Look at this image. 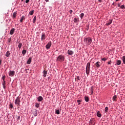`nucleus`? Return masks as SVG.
I'll use <instances>...</instances> for the list:
<instances>
[{
    "label": "nucleus",
    "mask_w": 125,
    "mask_h": 125,
    "mask_svg": "<svg viewBox=\"0 0 125 125\" xmlns=\"http://www.w3.org/2000/svg\"><path fill=\"white\" fill-rule=\"evenodd\" d=\"M1 64V60H0V65Z\"/></svg>",
    "instance_id": "603ef678"
},
{
    "label": "nucleus",
    "mask_w": 125,
    "mask_h": 125,
    "mask_svg": "<svg viewBox=\"0 0 125 125\" xmlns=\"http://www.w3.org/2000/svg\"><path fill=\"white\" fill-rule=\"evenodd\" d=\"M89 124L90 125H95V119L94 118H92L90 119Z\"/></svg>",
    "instance_id": "39448f33"
},
{
    "label": "nucleus",
    "mask_w": 125,
    "mask_h": 125,
    "mask_svg": "<svg viewBox=\"0 0 125 125\" xmlns=\"http://www.w3.org/2000/svg\"><path fill=\"white\" fill-rule=\"evenodd\" d=\"M32 113L35 117H37V116H38V114H37V110L36 109L33 110Z\"/></svg>",
    "instance_id": "ddd939ff"
},
{
    "label": "nucleus",
    "mask_w": 125,
    "mask_h": 125,
    "mask_svg": "<svg viewBox=\"0 0 125 125\" xmlns=\"http://www.w3.org/2000/svg\"><path fill=\"white\" fill-rule=\"evenodd\" d=\"M108 107H105V110H104V113H107V111H108Z\"/></svg>",
    "instance_id": "473e14b6"
},
{
    "label": "nucleus",
    "mask_w": 125,
    "mask_h": 125,
    "mask_svg": "<svg viewBox=\"0 0 125 125\" xmlns=\"http://www.w3.org/2000/svg\"><path fill=\"white\" fill-rule=\"evenodd\" d=\"M5 79V76H4L2 77V80H3V82H4Z\"/></svg>",
    "instance_id": "a19ab883"
},
{
    "label": "nucleus",
    "mask_w": 125,
    "mask_h": 125,
    "mask_svg": "<svg viewBox=\"0 0 125 125\" xmlns=\"http://www.w3.org/2000/svg\"><path fill=\"white\" fill-rule=\"evenodd\" d=\"M35 106L36 108H39V107H40V104H36Z\"/></svg>",
    "instance_id": "c9c22d12"
},
{
    "label": "nucleus",
    "mask_w": 125,
    "mask_h": 125,
    "mask_svg": "<svg viewBox=\"0 0 125 125\" xmlns=\"http://www.w3.org/2000/svg\"><path fill=\"white\" fill-rule=\"evenodd\" d=\"M94 89V86H92L90 88V90L91 91H93Z\"/></svg>",
    "instance_id": "f704fd0d"
},
{
    "label": "nucleus",
    "mask_w": 125,
    "mask_h": 125,
    "mask_svg": "<svg viewBox=\"0 0 125 125\" xmlns=\"http://www.w3.org/2000/svg\"><path fill=\"white\" fill-rule=\"evenodd\" d=\"M84 99L86 102H88V101H89V99L88 98V97L85 96Z\"/></svg>",
    "instance_id": "4be33fe9"
},
{
    "label": "nucleus",
    "mask_w": 125,
    "mask_h": 125,
    "mask_svg": "<svg viewBox=\"0 0 125 125\" xmlns=\"http://www.w3.org/2000/svg\"><path fill=\"white\" fill-rule=\"evenodd\" d=\"M102 61H106L107 60V59L106 58H104L102 59Z\"/></svg>",
    "instance_id": "58836bf2"
},
{
    "label": "nucleus",
    "mask_w": 125,
    "mask_h": 125,
    "mask_svg": "<svg viewBox=\"0 0 125 125\" xmlns=\"http://www.w3.org/2000/svg\"><path fill=\"white\" fill-rule=\"evenodd\" d=\"M34 12H35V11L34 10H32L29 12V15H33V14H34Z\"/></svg>",
    "instance_id": "412c9836"
},
{
    "label": "nucleus",
    "mask_w": 125,
    "mask_h": 125,
    "mask_svg": "<svg viewBox=\"0 0 125 125\" xmlns=\"http://www.w3.org/2000/svg\"><path fill=\"white\" fill-rule=\"evenodd\" d=\"M80 16L81 19H83V16H84V14H83V13H82L81 14H80Z\"/></svg>",
    "instance_id": "bb28decb"
},
{
    "label": "nucleus",
    "mask_w": 125,
    "mask_h": 125,
    "mask_svg": "<svg viewBox=\"0 0 125 125\" xmlns=\"http://www.w3.org/2000/svg\"><path fill=\"white\" fill-rule=\"evenodd\" d=\"M30 1V0H26L25 2L26 3H28Z\"/></svg>",
    "instance_id": "37998d69"
},
{
    "label": "nucleus",
    "mask_w": 125,
    "mask_h": 125,
    "mask_svg": "<svg viewBox=\"0 0 125 125\" xmlns=\"http://www.w3.org/2000/svg\"><path fill=\"white\" fill-rule=\"evenodd\" d=\"M111 63H112V61H109L108 62V64H109V65H111Z\"/></svg>",
    "instance_id": "c03bdc74"
},
{
    "label": "nucleus",
    "mask_w": 125,
    "mask_h": 125,
    "mask_svg": "<svg viewBox=\"0 0 125 125\" xmlns=\"http://www.w3.org/2000/svg\"><path fill=\"white\" fill-rule=\"evenodd\" d=\"M73 21H74V23H77V22H78V19L76 18H74L73 20Z\"/></svg>",
    "instance_id": "2f4dec72"
},
{
    "label": "nucleus",
    "mask_w": 125,
    "mask_h": 125,
    "mask_svg": "<svg viewBox=\"0 0 125 125\" xmlns=\"http://www.w3.org/2000/svg\"><path fill=\"white\" fill-rule=\"evenodd\" d=\"M45 40V35L44 34H42L41 37V40L43 41Z\"/></svg>",
    "instance_id": "4468645a"
},
{
    "label": "nucleus",
    "mask_w": 125,
    "mask_h": 125,
    "mask_svg": "<svg viewBox=\"0 0 125 125\" xmlns=\"http://www.w3.org/2000/svg\"><path fill=\"white\" fill-rule=\"evenodd\" d=\"M50 46H51V42H49L46 45V49H49V48H50Z\"/></svg>",
    "instance_id": "0eeeda50"
},
{
    "label": "nucleus",
    "mask_w": 125,
    "mask_h": 125,
    "mask_svg": "<svg viewBox=\"0 0 125 125\" xmlns=\"http://www.w3.org/2000/svg\"><path fill=\"white\" fill-rule=\"evenodd\" d=\"M17 14V12H15L13 13V18H16V15Z\"/></svg>",
    "instance_id": "aec40b11"
},
{
    "label": "nucleus",
    "mask_w": 125,
    "mask_h": 125,
    "mask_svg": "<svg viewBox=\"0 0 125 125\" xmlns=\"http://www.w3.org/2000/svg\"><path fill=\"white\" fill-rule=\"evenodd\" d=\"M117 99V95H115L113 97V101H116V100Z\"/></svg>",
    "instance_id": "c85d7f7f"
},
{
    "label": "nucleus",
    "mask_w": 125,
    "mask_h": 125,
    "mask_svg": "<svg viewBox=\"0 0 125 125\" xmlns=\"http://www.w3.org/2000/svg\"><path fill=\"white\" fill-rule=\"evenodd\" d=\"M2 85H5V81H3V83H2Z\"/></svg>",
    "instance_id": "79ce46f5"
},
{
    "label": "nucleus",
    "mask_w": 125,
    "mask_h": 125,
    "mask_svg": "<svg viewBox=\"0 0 125 125\" xmlns=\"http://www.w3.org/2000/svg\"><path fill=\"white\" fill-rule=\"evenodd\" d=\"M122 61L123 62V64H125V56L122 57Z\"/></svg>",
    "instance_id": "a878e982"
},
{
    "label": "nucleus",
    "mask_w": 125,
    "mask_h": 125,
    "mask_svg": "<svg viewBox=\"0 0 125 125\" xmlns=\"http://www.w3.org/2000/svg\"><path fill=\"white\" fill-rule=\"evenodd\" d=\"M45 1H46V2H48V1H49V0H45Z\"/></svg>",
    "instance_id": "09e8293b"
},
{
    "label": "nucleus",
    "mask_w": 125,
    "mask_h": 125,
    "mask_svg": "<svg viewBox=\"0 0 125 125\" xmlns=\"http://www.w3.org/2000/svg\"><path fill=\"white\" fill-rule=\"evenodd\" d=\"M90 71V62H88L86 66V74L89 75V72Z\"/></svg>",
    "instance_id": "7ed1b4c3"
},
{
    "label": "nucleus",
    "mask_w": 125,
    "mask_h": 125,
    "mask_svg": "<svg viewBox=\"0 0 125 125\" xmlns=\"http://www.w3.org/2000/svg\"><path fill=\"white\" fill-rule=\"evenodd\" d=\"M15 74V71L10 70L9 72V76L10 77H13Z\"/></svg>",
    "instance_id": "423d86ee"
},
{
    "label": "nucleus",
    "mask_w": 125,
    "mask_h": 125,
    "mask_svg": "<svg viewBox=\"0 0 125 125\" xmlns=\"http://www.w3.org/2000/svg\"><path fill=\"white\" fill-rule=\"evenodd\" d=\"M31 62H32V58L31 57H29L28 60L27 61V63L29 64H31Z\"/></svg>",
    "instance_id": "f8f14e48"
},
{
    "label": "nucleus",
    "mask_w": 125,
    "mask_h": 125,
    "mask_svg": "<svg viewBox=\"0 0 125 125\" xmlns=\"http://www.w3.org/2000/svg\"><path fill=\"white\" fill-rule=\"evenodd\" d=\"M17 120H20V116H18V118H17Z\"/></svg>",
    "instance_id": "49530a36"
},
{
    "label": "nucleus",
    "mask_w": 125,
    "mask_h": 125,
    "mask_svg": "<svg viewBox=\"0 0 125 125\" xmlns=\"http://www.w3.org/2000/svg\"><path fill=\"white\" fill-rule=\"evenodd\" d=\"M26 52H27V50H23L22 51V54H23V55H25V54H26Z\"/></svg>",
    "instance_id": "b1692460"
},
{
    "label": "nucleus",
    "mask_w": 125,
    "mask_h": 125,
    "mask_svg": "<svg viewBox=\"0 0 125 125\" xmlns=\"http://www.w3.org/2000/svg\"><path fill=\"white\" fill-rule=\"evenodd\" d=\"M9 107L10 108H11V109H12V108H13V104H10L9 105Z\"/></svg>",
    "instance_id": "72a5a7b5"
},
{
    "label": "nucleus",
    "mask_w": 125,
    "mask_h": 125,
    "mask_svg": "<svg viewBox=\"0 0 125 125\" xmlns=\"http://www.w3.org/2000/svg\"><path fill=\"white\" fill-rule=\"evenodd\" d=\"M118 7H120L121 6V3H119L118 4Z\"/></svg>",
    "instance_id": "a18cd8bd"
},
{
    "label": "nucleus",
    "mask_w": 125,
    "mask_h": 125,
    "mask_svg": "<svg viewBox=\"0 0 125 125\" xmlns=\"http://www.w3.org/2000/svg\"><path fill=\"white\" fill-rule=\"evenodd\" d=\"M21 102V101H20V98H19V97H18L15 100V104L17 105V106H20Z\"/></svg>",
    "instance_id": "20e7f679"
},
{
    "label": "nucleus",
    "mask_w": 125,
    "mask_h": 125,
    "mask_svg": "<svg viewBox=\"0 0 125 125\" xmlns=\"http://www.w3.org/2000/svg\"><path fill=\"white\" fill-rule=\"evenodd\" d=\"M99 63H100V62H97L95 64V66L97 68H99V67H100V64H99Z\"/></svg>",
    "instance_id": "2eb2a0df"
},
{
    "label": "nucleus",
    "mask_w": 125,
    "mask_h": 125,
    "mask_svg": "<svg viewBox=\"0 0 125 125\" xmlns=\"http://www.w3.org/2000/svg\"><path fill=\"white\" fill-rule=\"evenodd\" d=\"M21 1H24V0H21Z\"/></svg>",
    "instance_id": "5fc2aeb1"
},
{
    "label": "nucleus",
    "mask_w": 125,
    "mask_h": 125,
    "mask_svg": "<svg viewBox=\"0 0 125 125\" xmlns=\"http://www.w3.org/2000/svg\"><path fill=\"white\" fill-rule=\"evenodd\" d=\"M15 31V29L14 28L11 29V30L10 31V34L13 35V34H14Z\"/></svg>",
    "instance_id": "9b49d317"
},
{
    "label": "nucleus",
    "mask_w": 125,
    "mask_h": 125,
    "mask_svg": "<svg viewBox=\"0 0 125 125\" xmlns=\"http://www.w3.org/2000/svg\"><path fill=\"white\" fill-rule=\"evenodd\" d=\"M43 77L44 78H45V77H46V75H47V71L46 70H44L43 71Z\"/></svg>",
    "instance_id": "dca6fc26"
},
{
    "label": "nucleus",
    "mask_w": 125,
    "mask_h": 125,
    "mask_svg": "<svg viewBox=\"0 0 125 125\" xmlns=\"http://www.w3.org/2000/svg\"><path fill=\"white\" fill-rule=\"evenodd\" d=\"M64 59H65V57L62 55H61L57 57L56 61H57V62H62L64 61Z\"/></svg>",
    "instance_id": "f03ea898"
},
{
    "label": "nucleus",
    "mask_w": 125,
    "mask_h": 125,
    "mask_svg": "<svg viewBox=\"0 0 125 125\" xmlns=\"http://www.w3.org/2000/svg\"><path fill=\"white\" fill-rule=\"evenodd\" d=\"M56 114H57V115H59V114H60V111H59V109H57L56 110Z\"/></svg>",
    "instance_id": "c756f323"
},
{
    "label": "nucleus",
    "mask_w": 125,
    "mask_h": 125,
    "mask_svg": "<svg viewBox=\"0 0 125 125\" xmlns=\"http://www.w3.org/2000/svg\"><path fill=\"white\" fill-rule=\"evenodd\" d=\"M120 0H116L115 1H119Z\"/></svg>",
    "instance_id": "864d4df0"
},
{
    "label": "nucleus",
    "mask_w": 125,
    "mask_h": 125,
    "mask_svg": "<svg viewBox=\"0 0 125 125\" xmlns=\"http://www.w3.org/2000/svg\"><path fill=\"white\" fill-rule=\"evenodd\" d=\"M69 13H70V14H72V13H73V10H69Z\"/></svg>",
    "instance_id": "ea45409f"
},
{
    "label": "nucleus",
    "mask_w": 125,
    "mask_h": 125,
    "mask_svg": "<svg viewBox=\"0 0 125 125\" xmlns=\"http://www.w3.org/2000/svg\"><path fill=\"white\" fill-rule=\"evenodd\" d=\"M98 1L102 2V0H98Z\"/></svg>",
    "instance_id": "3c124183"
},
{
    "label": "nucleus",
    "mask_w": 125,
    "mask_h": 125,
    "mask_svg": "<svg viewBox=\"0 0 125 125\" xmlns=\"http://www.w3.org/2000/svg\"><path fill=\"white\" fill-rule=\"evenodd\" d=\"M91 94H93V91H91Z\"/></svg>",
    "instance_id": "de8ad7c7"
},
{
    "label": "nucleus",
    "mask_w": 125,
    "mask_h": 125,
    "mask_svg": "<svg viewBox=\"0 0 125 125\" xmlns=\"http://www.w3.org/2000/svg\"><path fill=\"white\" fill-rule=\"evenodd\" d=\"M18 47L20 49H21V47H22V43L21 42L19 43V44L18 45Z\"/></svg>",
    "instance_id": "393cba45"
},
{
    "label": "nucleus",
    "mask_w": 125,
    "mask_h": 125,
    "mask_svg": "<svg viewBox=\"0 0 125 125\" xmlns=\"http://www.w3.org/2000/svg\"><path fill=\"white\" fill-rule=\"evenodd\" d=\"M120 8H121V9H125V5H121L120 6Z\"/></svg>",
    "instance_id": "7c9ffc66"
},
{
    "label": "nucleus",
    "mask_w": 125,
    "mask_h": 125,
    "mask_svg": "<svg viewBox=\"0 0 125 125\" xmlns=\"http://www.w3.org/2000/svg\"><path fill=\"white\" fill-rule=\"evenodd\" d=\"M92 42V39L90 37L86 38L84 40V43L85 45H90V44Z\"/></svg>",
    "instance_id": "f257e3e1"
},
{
    "label": "nucleus",
    "mask_w": 125,
    "mask_h": 125,
    "mask_svg": "<svg viewBox=\"0 0 125 125\" xmlns=\"http://www.w3.org/2000/svg\"><path fill=\"white\" fill-rule=\"evenodd\" d=\"M116 64H117V65H121V64H122V61L117 60L116 61Z\"/></svg>",
    "instance_id": "f3484780"
},
{
    "label": "nucleus",
    "mask_w": 125,
    "mask_h": 125,
    "mask_svg": "<svg viewBox=\"0 0 125 125\" xmlns=\"http://www.w3.org/2000/svg\"><path fill=\"white\" fill-rule=\"evenodd\" d=\"M25 19V17L24 16H22L21 18V19L20 20V22H21V23H22V22H23V20H24Z\"/></svg>",
    "instance_id": "cd10ccee"
},
{
    "label": "nucleus",
    "mask_w": 125,
    "mask_h": 125,
    "mask_svg": "<svg viewBox=\"0 0 125 125\" xmlns=\"http://www.w3.org/2000/svg\"><path fill=\"white\" fill-rule=\"evenodd\" d=\"M67 53L69 55H73V54H74V51L72 50H68L67 51Z\"/></svg>",
    "instance_id": "6e6552de"
},
{
    "label": "nucleus",
    "mask_w": 125,
    "mask_h": 125,
    "mask_svg": "<svg viewBox=\"0 0 125 125\" xmlns=\"http://www.w3.org/2000/svg\"><path fill=\"white\" fill-rule=\"evenodd\" d=\"M112 20L111 19H110L109 21L106 23V26H109V25H111L112 24Z\"/></svg>",
    "instance_id": "9d476101"
},
{
    "label": "nucleus",
    "mask_w": 125,
    "mask_h": 125,
    "mask_svg": "<svg viewBox=\"0 0 125 125\" xmlns=\"http://www.w3.org/2000/svg\"><path fill=\"white\" fill-rule=\"evenodd\" d=\"M76 79L78 81H80L81 80V79H80V76H76Z\"/></svg>",
    "instance_id": "4c0bfd02"
},
{
    "label": "nucleus",
    "mask_w": 125,
    "mask_h": 125,
    "mask_svg": "<svg viewBox=\"0 0 125 125\" xmlns=\"http://www.w3.org/2000/svg\"><path fill=\"white\" fill-rule=\"evenodd\" d=\"M37 21V16H35L34 19H33V22L34 23H36V21Z\"/></svg>",
    "instance_id": "5701e85b"
},
{
    "label": "nucleus",
    "mask_w": 125,
    "mask_h": 125,
    "mask_svg": "<svg viewBox=\"0 0 125 125\" xmlns=\"http://www.w3.org/2000/svg\"><path fill=\"white\" fill-rule=\"evenodd\" d=\"M10 55V53L9 52V51H7L5 54V56H6V57H9Z\"/></svg>",
    "instance_id": "6ab92c4d"
},
{
    "label": "nucleus",
    "mask_w": 125,
    "mask_h": 125,
    "mask_svg": "<svg viewBox=\"0 0 125 125\" xmlns=\"http://www.w3.org/2000/svg\"><path fill=\"white\" fill-rule=\"evenodd\" d=\"M3 88H5V85H3Z\"/></svg>",
    "instance_id": "8fccbe9b"
},
{
    "label": "nucleus",
    "mask_w": 125,
    "mask_h": 125,
    "mask_svg": "<svg viewBox=\"0 0 125 125\" xmlns=\"http://www.w3.org/2000/svg\"><path fill=\"white\" fill-rule=\"evenodd\" d=\"M77 102L79 103L78 105H80V104H81L80 102H82V101H81V100H77Z\"/></svg>",
    "instance_id": "e433bc0d"
},
{
    "label": "nucleus",
    "mask_w": 125,
    "mask_h": 125,
    "mask_svg": "<svg viewBox=\"0 0 125 125\" xmlns=\"http://www.w3.org/2000/svg\"><path fill=\"white\" fill-rule=\"evenodd\" d=\"M97 116L98 118H101V113H100V111H98L97 113Z\"/></svg>",
    "instance_id": "a211bd4d"
},
{
    "label": "nucleus",
    "mask_w": 125,
    "mask_h": 125,
    "mask_svg": "<svg viewBox=\"0 0 125 125\" xmlns=\"http://www.w3.org/2000/svg\"><path fill=\"white\" fill-rule=\"evenodd\" d=\"M37 100L39 102H41V101H42V100H43V98H42V96H39L38 98H37Z\"/></svg>",
    "instance_id": "1a4fd4ad"
}]
</instances>
